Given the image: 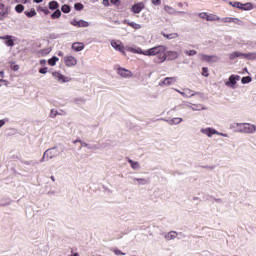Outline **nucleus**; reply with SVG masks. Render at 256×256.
Returning <instances> with one entry per match:
<instances>
[{
  "label": "nucleus",
  "instance_id": "obj_15",
  "mask_svg": "<svg viewBox=\"0 0 256 256\" xmlns=\"http://www.w3.org/2000/svg\"><path fill=\"white\" fill-rule=\"evenodd\" d=\"M71 49L74 51V53H79L85 49V44L83 42H74L71 45Z\"/></svg>",
  "mask_w": 256,
  "mask_h": 256
},
{
  "label": "nucleus",
  "instance_id": "obj_45",
  "mask_svg": "<svg viewBox=\"0 0 256 256\" xmlns=\"http://www.w3.org/2000/svg\"><path fill=\"white\" fill-rule=\"evenodd\" d=\"M7 17V11L0 12V21H4V19Z\"/></svg>",
  "mask_w": 256,
  "mask_h": 256
},
{
  "label": "nucleus",
  "instance_id": "obj_38",
  "mask_svg": "<svg viewBox=\"0 0 256 256\" xmlns=\"http://www.w3.org/2000/svg\"><path fill=\"white\" fill-rule=\"evenodd\" d=\"M241 83H243V85H247V83H251V77L250 76L243 77L241 79Z\"/></svg>",
  "mask_w": 256,
  "mask_h": 256
},
{
  "label": "nucleus",
  "instance_id": "obj_54",
  "mask_svg": "<svg viewBox=\"0 0 256 256\" xmlns=\"http://www.w3.org/2000/svg\"><path fill=\"white\" fill-rule=\"evenodd\" d=\"M40 65H42V67H45V65H47V60H40Z\"/></svg>",
  "mask_w": 256,
  "mask_h": 256
},
{
  "label": "nucleus",
  "instance_id": "obj_2",
  "mask_svg": "<svg viewBox=\"0 0 256 256\" xmlns=\"http://www.w3.org/2000/svg\"><path fill=\"white\" fill-rule=\"evenodd\" d=\"M200 133L211 139L213 135H219L220 137H229V134L217 131L213 127H204L200 129Z\"/></svg>",
  "mask_w": 256,
  "mask_h": 256
},
{
  "label": "nucleus",
  "instance_id": "obj_19",
  "mask_svg": "<svg viewBox=\"0 0 256 256\" xmlns=\"http://www.w3.org/2000/svg\"><path fill=\"white\" fill-rule=\"evenodd\" d=\"M124 23L126 25H129V27H132V29H135L136 31H139V29H143V25L136 22H129V20H124Z\"/></svg>",
  "mask_w": 256,
  "mask_h": 256
},
{
  "label": "nucleus",
  "instance_id": "obj_14",
  "mask_svg": "<svg viewBox=\"0 0 256 256\" xmlns=\"http://www.w3.org/2000/svg\"><path fill=\"white\" fill-rule=\"evenodd\" d=\"M145 9V3L143 2H138L134 4L131 8V11L134 12L135 14L141 13Z\"/></svg>",
  "mask_w": 256,
  "mask_h": 256
},
{
  "label": "nucleus",
  "instance_id": "obj_28",
  "mask_svg": "<svg viewBox=\"0 0 256 256\" xmlns=\"http://www.w3.org/2000/svg\"><path fill=\"white\" fill-rule=\"evenodd\" d=\"M161 35L164 36L165 39H177V37H179L177 33L165 34V32H162Z\"/></svg>",
  "mask_w": 256,
  "mask_h": 256
},
{
  "label": "nucleus",
  "instance_id": "obj_8",
  "mask_svg": "<svg viewBox=\"0 0 256 256\" xmlns=\"http://www.w3.org/2000/svg\"><path fill=\"white\" fill-rule=\"evenodd\" d=\"M241 133H245L246 135H253L254 133H256L255 124L242 123V132Z\"/></svg>",
  "mask_w": 256,
  "mask_h": 256
},
{
  "label": "nucleus",
  "instance_id": "obj_64",
  "mask_svg": "<svg viewBox=\"0 0 256 256\" xmlns=\"http://www.w3.org/2000/svg\"><path fill=\"white\" fill-rule=\"evenodd\" d=\"M75 143H81V140H76Z\"/></svg>",
  "mask_w": 256,
  "mask_h": 256
},
{
  "label": "nucleus",
  "instance_id": "obj_26",
  "mask_svg": "<svg viewBox=\"0 0 256 256\" xmlns=\"http://www.w3.org/2000/svg\"><path fill=\"white\" fill-rule=\"evenodd\" d=\"M128 163L135 171H139V169H141V165L137 161L129 160Z\"/></svg>",
  "mask_w": 256,
  "mask_h": 256
},
{
  "label": "nucleus",
  "instance_id": "obj_32",
  "mask_svg": "<svg viewBox=\"0 0 256 256\" xmlns=\"http://www.w3.org/2000/svg\"><path fill=\"white\" fill-rule=\"evenodd\" d=\"M49 9L52 11H54V9H59V3H57V1H51L49 3Z\"/></svg>",
  "mask_w": 256,
  "mask_h": 256
},
{
  "label": "nucleus",
  "instance_id": "obj_21",
  "mask_svg": "<svg viewBox=\"0 0 256 256\" xmlns=\"http://www.w3.org/2000/svg\"><path fill=\"white\" fill-rule=\"evenodd\" d=\"M181 54L177 51H167V57L171 60V61H175V59H179V56Z\"/></svg>",
  "mask_w": 256,
  "mask_h": 256
},
{
  "label": "nucleus",
  "instance_id": "obj_34",
  "mask_svg": "<svg viewBox=\"0 0 256 256\" xmlns=\"http://www.w3.org/2000/svg\"><path fill=\"white\" fill-rule=\"evenodd\" d=\"M134 181H136L138 185H147V179L145 178H135Z\"/></svg>",
  "mask_w": 256,
  "mask_h": 256
},
{
  "label": "nucleus",
  "instance_id": "obj_23",
  "mask_svg": "<svg viewBox=\"0 0 256 256\" xmlns=\"http://www.w3.org/2000/svg\"><path fill=\"white\" fill-rule=\"evenodd\" d=\"M130 53H136L137 55H145V51L139 47H130L128 48Z\"/></svg>",
  "mask_w": 256,
  "mask_h": 256
},
{
  "label": "nucleus",
  "instance_id": "obj_57",
  "mask_svg": "<svg viewBox=\"0 0 256 256\" xmlns=\"http://www.w3.org/2000/svg\"><path fill=\"white\" fill-rule=\"evenodd\" d=\"M58 55H59V57H63V52H62V51H59V52H58Z\"/></svg>",
  "mask_w": 256,
  "mask_h": 256
},
{
  "label": "nucleus",
  "instance_id": "obj_60",
  "mask_svg": "<svg viewBox=\"0 0 256 256\" xmlns=\"http://www.w3.org/2000/svg\"><path fill=\"white\" fill-rule=\"evenodd\" d=\"M3 7H5V5L0 2V9H3Z\"/></svg>",
  "mask_w": 256,
  "mask_h": 256
},
{
  "label": "nucleus",
  "instance_id": "obj_40",
  "mask_svg": "<svg viewBox=\"0 0 256 256\" xmlns=\"http://www.w3.org/2000/svg\"><path fill=\"white\" fill-rule=\"evenodd\" d=\"M61 11H62L63 13H70L71 7H69V5H63V6L61 7Z\"/></svg>",
  "mask_w": 256,
  "mask_h": 256
},
{
  "label": "nucleus",
  "instance_id": "obj_59",
  "mask_svg": "<svg viewBox=\"0 0 256 256\" xmlns=\"http://www.w3.org/2000/svg\"><path fill=\"white\" fill-rule=\"evenodd\" d=\"M43 0H34V3H42Z\"/></svg>",
  "mask_w": 256,
  "mask_h": 256
},
{
  "label": "nucleus",
  "instance_id": "obj_29",
  "mask_svg": "<svg viewBox=\"0 0 256 256\" xmlns=\"http://www.w3.org/2000/svg\"><path fill=\"white\" fill-rule=\"evenodd\" d=\"M207 21H221V18L215 14H208Z\"/></svg>",
  "mask_w": 256,
  "mask_h": 256
},
{
  "label": "nucleus",
  "instance_id": "obj_33",
  "mask_svg": "<svg viewBox=\"0 0 256 256\" xmlns=\"http://www.w3.org/2000/svg\"><path fill=\"white\" fill-rule=\"evenodd\" d=\"M184 53L188 57H195V55H197V52L195 50H184Z\"/></svg>",
  "mask_w": 256,
  "mask_h": 256
},
{
  "label": "nucleus",
  "instance_id": "obj_11",
  "mask_svg": "<svg viewBox=\"0 0 256 256\" xmlns=\"http://www.w3.org/2000/svg\"><path fill=\"white\" fill-rule=\"evenodd\" d=\"M201 61H206L207 63H217L221 58L217 55H205L200 54Z\"/></svg>",
  "mask_w": 256,
  "mask_h": 256
},
{
  "label": "nucleus",
  "instance_id": "obj_50",
  "mask_svg": "<svg viewBox=\"0 0 256 256\" xmlns=\"http://www.w3.org/2000/svg\"><path fill=\"white\" fill-rule=\"evenodd\" d=\"M114 253H115V255H125V253H123L121 250H119V249H115L114 250Z\"/></svg>",
  "mask_w": 256,
  "mask_h": 256
},
{
  "label": "nucleus",
  "instance_id": "obj_53",
  "mask_svg": "<svg viewBox=\"0 0 256 256\" xmlns=\"http://www.w3.org/2000/svg\"><path fill=\"white\" fill-rule=\"evenodd\" d=\"M110 3H112V5H119V0H110Z\"/></svg>",
  "mask_w": 256,
  "mask_h": 256
},
{
  "label": "nucleus",
  "instance_id": "obj_27",
  "mask_svg": "<svg viewBox=\"0 0 256 256\" xmlns=\"http://www.w3.org/2000/svg\"><path fill=\"white\" fill-rule=\"evenodd\" d=\"M58 61H59V58L57 56H53L48 60V64L50 65V67H55Z\"/></svg>",
  "mask_w": 256,
  "mask_h": 256
},
{
  "label": "nucleus",
  "instance_id": "obj_17",
  "mask_svg": "<svg viewBox=\"0 0 256 256\" xmlns=\"http://www.w3.org/2000/svg\"><path fill=\"white\" fill-rule=\"evenodd\" d=\"M230 129L235 133H242L243 123L233 122L230 124Z\"/></svg>",
  "mask_w": 256,
  "mask_h": 256
},
{
  "label": "nucleus",
  "instance_id": "obj_43",
  "mask_svg": "<svg viewBox=\"0 0 256 256\" xmlns=\"http://www.w3.org/2000/svg\"><path fill=\"white\" fill-rule=\"evenodd\" d=\"M74 8H75L76 11H81V10L83 9V4H81V3H76V4L74 5Z\"/></svg>",
  "mask_w": 256,
  "mask_h": 256
},
{
  "label": "nucleus",
  "instance_id": "obj_20",
  "mask_svg": "<svg viewBox=\"0 0 256 256\" xmlns=\"http://www.w3.org/2000/svg\"><path fill=\"white\" fill-rule=\"evenodd\" d=\"M177 235V232L170 231L164 235V239H166V241H173V239H177Z\"/></svg>",
  "mask_w": 256,
  "mask_h": 256
},
{
  "label": "nucleus",
  "instance_id": "obj_30",
  "mask_svg": "<svg viewBox=\"0 0 256 256\" xmlns=\"http://www.w3.org/2000/svg\"><path fill=\"white\" fill-rule=\"evenodd\" d=\"M243 59H256V52L244 53Z\"/></svg>",
  "mask_w": 256,
  "mask_h": 256
},
{
  "label": "nucleus",
  "instance_id": "obj_22",
  "mask_svg": "<svg viewBox=\"0 0 256 256\" xmlns=\"http://www.w3.org/2000/svg\"><path fill=\"white\" fill-rule=\"evenodd\" d=\"M166 122L169 123V125H179V123L183 122V118H180V117L169 118L168 120H166Z\"/></svg>",
  "mask_w": 256,
  "mask_h": 256
},
{
  "label": "nucleus",
  "instance_id": "obj_12",
  "mask_svg": "<svg viewBox=\"0 0 256 256\" xmlns=\"http://www.w3.org/2000/svg\"><path fill=\"white\" fill-rule=\"evenodd\" d=\"M1 41H5L7 47H15V37L12 35L0 36Z\"/></svg>",
  "mask_w": 256,
  "mask_h": 256
},
{
  "label": "nucleus",
  "instance_id": "obj_1",
  "mask_svg": "<svg viewBox=\"0 0 256 256\" xmlns=\"http://www.w3.org/2000/svg\"><path fill=\"white\" fill-rule=\"evenodd\" d=\"M167 47L163 46V45H158L155 47H152L148 50H145L144 55L146 57H155L157 56L158 59L160 60V63H163L165 61H167Z\"/></svg>",
  "mask_w": 256,
  "mask_h": 256
},
{
  "label": "nucleus",
  "instance_id": "obj_9",
  "mask_svg": "<svg viewBox=\"0 0 256 256\" xmlns=\"http://www.w3.org/2000/svg\"><path fill=\"white\" fill-rule=\"evenodd\" d=\"M230 5H232V7H235L236 9H241L242 11H251V9H253V4L251 3H241V2H230Z\"/></svg>",
  "mask_w": 256,
  "mask_h": 256
},
{
  "label": "nucleus",
  "instance_id": "obj_63",
  "mask_svg": "<svg viewBox=\"0 0 256 256\" xmlns=\"http://www.w3.org/2000/svg\"><path fill=\"white\" fill-rule=\"evenodd\" d=\"M178 7H183V4H182V3H179V4H178Z\"/></svg>",
  "mask_w": 256,
  "mask_h": 256
},
{
  "label": "nucleus",
  "instance_id": "obj_55",
  "mask_svg": "<svg viewBox=\"0 0 256 256\" xmlns=\"http://www.w3.org/2000/svg\"><path fill=\"white\" fill-rule=\"evenodd\" d=\"M13 71H19V65H15V66L13 67Z\"/></svg>",
  "mask_w": 256,
  "mask_h": 256
},
{
  "label": "nucleus",
  "instance_id": "obj_7",
  "mask_svg": "<svg viewBox=\"0 0 256 256\" xmlns=\"http://www.w3.org/2000/svg\"><path fill=\"white\" fill-rule=\"evenodd\" d=\"M241 80V76L239 75H231L228 81L225 82L226 87H230V89H237V82Z\"/></svg>",
  "mask_w": 256,
  "mask_h": 256
},
{
  "label": "nucleus",
  "instance_id": "obj_24",
  "mask_svg": "<svg viewBox=\"0 0 256 256\" xmlns=\"http://www.w3.org/2000/svg\"><path fill=\"white\" fill-rule=\"evenodd\" d=\"M245 55V53L239 52V51H234L229 54V59L230 61H234V59H237V57H242Z\"/></svg>",
  "mask_w": 256,
  "mask_h": 256
},
{
  "label": "nucleus",
  "instance_id": "obj_51",
  "mask_svg": "<svg viewBox=\"0 0 256 256\" xmlns=\"http://www.w3.org/2000/svg\"><path fill=\"white\" fill-rule=\"evenodd\" d=\"M153 5H161V0H152Z\"/></svg>",
  "mask_w": 256,
  "mask_h": 256
},
{
  "label": "nucleus",
  "instance_id": "obj_13",
  "mask_svg": "<svg viewBox=\"0 0 256 256\" xmlns=\"http://www.w3.org/2000/svg\"><path fill=\"white\" fill-rule=\"evenodd\" d=\"M177 83V77H166L162 82L159 83L160 87H169Z\"/></svg>",
  "mask_w": 256,
  "mask_h": 256
},
{
  "label": "nucleus",
  "instance_id": "obj_49",
  "mask_svg": "<svg viewBox=\"0 0 256 256\" xmlns=\"http://www.w3.org/2000/svg\"><path fill=\"white\" fill-rule=\"evenodd\" d=\"M232 23H235L236 25H241V20L238 18H232Z\"/></svg>",
  "mask_w": 256,
  "mask_h": 256
},
{
  "label": "nucleus",
  "instance_id": "obj_18",
  "mask_svg": "<svg viewBox=\"0 0 256 256\" xmlns=\"http://www.w3.org/2000/svg\"><path fill=\"white\" fill-rule=\"evenodd\" d=\"M195 94H196V92L189 88H185L182 92H180V95H182V97H186V98L194 97Z\"/></svg>",
  "mask_w": 256,
  "mask_h": 256
},
{
  "label": "nucleus",
  "instance_id": "obj_61",
  "mask_svg": "<svg viewBox=\"0 0 256 256\" xmlns=\"http://www.w3.org/2000/svg\"><path fill=\"white\" fill-rule=\"evenodd\" d=\"M51 181H55V176L50 177Z\"/></svg>",
  "mask_w": 256,
  "mask_h": 256
},
{
  "label": "nucleus",
  "instance_id": "obj_4",
  "mask_svg": "<svg viewBox=\"0 0 256 256\" xmlns=\"http://www.w3.org/2000/svg\"><path fill=\"white\" fill-rule=\"evenodd\" d=\"M62 61H63L64 65L70 69L73 67H77V64L79 63V61L77 60V57H75L71 54L64 56L62 58Z\"/></svg>",
  "mask_w": 256,
  "mask_h": 256
},
{
  "label": "nucleus",
  "instance_id": "obj_52",
  "mask_svg": "<svg viewBox=\"0 0 256 256\" xmlns=\"http://www.w3.org/2000/svg\"><path fill=\"white\" fill-rule=\"evenodd\" d=\"M102 4L104 5V7H109V0H103Z\"/></svg>",
  "mask_w": 256,
  "mask_h": 256
},
{
  "label": "nucleus",
  "instance_id": "obj_39",
  "mask_svg": "<svg viewBox=\"0 0 256 256\" xmlns=\"http://www.w3.org/2000/svg\"><path fill=\"white\" fill-rule=\"evenodd\" d=\"M59 115V112L56 109H51L50 110V117L51 119H55V117Z\"/></svg>",
  "mask_w": 256,
  "mask_h": 256
},
{
  "label": "nucleus",
  "instance_id": "obj_42",
  "mask_svg": "<svg viewBox=\"0 0 256 256\" xmlns=\"http://www.w3.org/2000/svg\"><path fill=\"white\" fill-rule=\"evenodd\" d=\"M209 14L207 12H201L199 14L200 19H204L205 21H207Z\"/></svg>",
  "mask_w": 256,
  "mask_h": 256
},
{
  "label": "nucleus",
  "instance_id": "obj_36",
  "mask_svg": "<svg viewBox=\"0 0 256 256\" xmlns=\"http://www.w3.org/2000/svg\"><path fill=\"white\" fill-rule=\"evenodd\" d=\"M61 17V10L57 9L52 15L51 19H59Z\"/></svg>",
  "mask_w": 256,
  "mask_h": 256
},
{
  "label": "nucleus",
  "instance_id": "obj_25",
  "mask_svg": "<svg viewBox=\"0 0 256 256\" xmlns=\"http://www.w3.org/2000/svg\"><path fill=\"white\" fill-rule=\"evenodd\" d=\"M164 11L166 13H168V15H176V13H177V10H175V8H173V7L169 6V5H165L164 6Z\"/></svg>",
  "mask_w": 256,
  "mask_h": 256
},
{
  "label": "nucleus",
  "instance_id": "obj_31",
  "mask_svg": "<svg viewBox=\"0 0 256 256\" xmlns=\"http://www.w3.org/2000/svg\"><path fill=\"white\" fill-rule=\"evenodd\" d=\"M73 101H74V103H75L76 105H84V103H85V98H83V97H78V98H74Z\"/></svg>",
  "mask_w": 256,
  "mask_h": 256
},
{
  "label": "nucleus",
  "instance_id": "obj_35",
  "mask_svg": "<svg viewBox=\"0 0 256 256\" xmlns=\"http://www.w3.org/2000/svg\"><path fill=\"white\" fill-rule=\"evenodd\" d=\"M24 13L26 17H35V15H37V11H35V9H32L31 11H25Z\"/></svg>",
  "mask_w": 256,
  "mask_h": 256
},
{
  "label": "nucleus",
  "instance_id": "obj_16",
  "mask_svg": "<svg viewBox=\"0 0 256 256\" xmlns=\"http://www.w3.org/2000/svg\"><path fill=\"white\" fill-rule=\"evenodd\" d=\"M70 23L74 27H89V25H90L88 21L77 20V19L72 20Z\"/></svg>",
  "mask_w": 256,
  "mask_h": 256
},
{
  "label": "nucleus",
  "instance_id": "obj_62",
  "mask_svg": "<svg viewBox=\"0 0 256 256\" xmlns=\"http://www.w3.org/2000/svg\"><path fill=\"white\" fill-rule=\"evenodd\" d=\"M175 91H177V93H183V91H181L179 89H175Z\"/></svg>",
  "mask_w": 256,
  "mask_h": 256
},
{
  "label": "nucleus",
  "instance_id": "obj_41",
  "mask_svg": "<svg viewBox=\"0 0 256 256\" xmlns=\"http://www.w3.org/2000/svg\"><path fill=\"white\" fill-rule=\"evenodd\" d=\"M49 53H51V51L49 49H44V50L39 52V56L40 57H45V55H49Z\"/></svg>",
  "mask_w": 256,
  "mask_h": 256
},
{
  "label": "nucleus",
  "instance_id": "obj_5",
  "mask_svg": "<svg viewBox=\"0 0 256 256\" xmlns=\"http://www.w3.org/2000/svg\"><path fill=\"white\" fill-rule=\"evenodd\" d=\"M115 71H116L117 75H119L123 79H131V77H133V72L127 68H123L121 66H116Z\"/></svg>",
  "mask_w": 256,
  "mask_h": 256
},
{
  "label": "nucleus",
  "instance_id": "obj_3",
  "mask_svg": "<svg viewBox=\"0 0 256 256\" xmlns=\"http://www.w3.org/2000/svg\"><path fill=\"white\" fill-rule=\"evenodd\" d=\"M59 153H61V152L57 148H51V149L46 150L41 159V163H45V161H49V159L59 157Z\"/></svg>",
  "mask_w": 256,
  "mask_h": 256
},
{
  "label": "nucleus",
  "instance_id": "obj_47",
  "mask_svg": "<svg viewBox=\"0 0 256 256\" xmlns=\"http://www.w3.org/2000/svg\"><path fill=\"white\" fill-rule=\"evenodd\" d=\"M7 121H9L7 118L0 120V129H1V127H4V125L7 123Z\"/></svg>",
  "mask_w": 256,
  "mask_h": 256
},
{
  "label": "nucleus",
  "instance_id": "obj_58",
  "mask_svg": "<svg viewBox=\"0 0 256 256\" xmlns=\"http://www.w3.org/2000/svg\"><path fill=\"white\" fill-rule=\"evenodd\" d=\"M5 75L4 71H0V77H3Z\"/></svg>",
  "mask_w": 256,
  "mask_h": 256
},
{
  "label": "nucleus",
  "instance_id": "obj_44",
  "mask_svg": "<svg viewBox=\"0 0 256 256\" xmlns=\"http://www.w3.org/2000/svg\"><path fill=\"white\" fill-rule=\"evenodd\" d=\"M202 75H203V77H207L208 75H209V68H207V67H204V68H202Z\"/></svg>",
  "mask_w": 256,
  "mask_h": 256
},
{
  "label": "nucleus",
  "instance_id": "obj_48",
  "mask_svg": "<svg viewBox=\"0 0 256 256\" xmlns=\"http://www.w3.org/2000/svg\"><path fill=\"white\" fill-rule=\"evenodd\" d=\"M39 73H41V75H47V67L40 68Z\"/></svg>",
  "mask_w": 256,
  "mask_h": 256
},
{
  "label": "nucleus",
  "instance_id": "obj_6",
  "mask_svg": "<svg viewBox=\"0 0 256 256\" xmlns=\"http://www.w3.org/2000/svg\"><path fill=\"white\" fill-rule=\"evenodd\" d=\"M52 77L57 81V83H69L71 81V78L68 76H65L61 73V71H53L52 72Z\"/></svg>",
  "mask_w": 256,
  "mask_h": 256
},
{
  "label": "nucleus",
  "instance_id": "obj_10",
  "mask_svg": "<svg viewBox=\"0 0 256 256\" xmlns=\"http://www.w3.org/2000/svg\"><path fill=\"white\" fill-rule=\"evenodd\" d=\"M110 44L115 51H119L125 55V46H123V43L120 40H111Z\"/></svg>",
  "mask_w": 256,
  "mask_h": 256
},
{
  "label": "nucleus",
  "instance_id": "obj_56",
  "mask_svg": "<svg viewBox=\"0 0 256 256\" xmlns=\"http://www.w3.org/2000/svg\"><path fill=\"white\" fill-rule=\"evenodd\" d=\"M68 256H79V253H73V254H70Z\"/></svg>",
  "mask_w": 256,
  "mask_h": 256
},
{
  "label": "nucleus",
  "instance_id": "obj_46",
  "mask_svg": "<svg viewBox=\"0 0 256 256\" xmlns=\"http://www.w3.org/2000/svg\"><path fill=\"white\" fill-rule=\"evenodd\" d=\"M222 23H233V18L231 17L223 18Z\"/></svg>",
  "mask_w": 256,
  "mask_h": 256
},
{
  "label": "nucleus",
  "instance_id": "obj_37",
  "mask_svg": "<svg viewBox=\"0 0 256 256\" xmlns=\"http://www.w3.org/2000/svg\"><path fill=\"white\" fill-rule=\"evenodd\" d=\"M24 10H25V6H23L22 4H18L15 7L16 13H23Z\"/></svg>",
  "mask_w": 256,
  "mask_h": 256
}]
</instances>
